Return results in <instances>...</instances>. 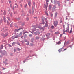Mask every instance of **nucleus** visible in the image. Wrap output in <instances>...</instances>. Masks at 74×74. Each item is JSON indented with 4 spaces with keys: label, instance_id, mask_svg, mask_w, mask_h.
Listing matches in <instances>:
<instances>
[{
    "label": "nucleus",
    "instance_id": "obj_5",
    "mask_svg": "<svg viewBox=\"0 0 74 74\" xmlns=\"http://www.w3.org/2000/svg\"><path fill=\"white\" fill-rule=\"evenodd\" d=\"M56 2L58 4L59 6H60V2L56 1Z\"/></svg>",
    "mask_w": 74,
    "mask_h": 74
},
{
    "label": "nucleus",
    "instance_id": "obj_56",
    "mask_svg": "<svg viewBox=\"0 0 74 74\" xmlns=\"http://www.w3.org/2000/svg\"><path fill=\"white\" fill-rule=\"evenodd\" d=\"M53 15V14H51V16H52Z\"/></svg>",
    "mask_w": 74,
    "mask_h": 74
},
{
    "label": "nucleus",
    "instance_id": "obj_35",
    "mask_svg": "<svg viewBox=\"0 0 74 74\" xmlns=\"http://www.w3.org/2000/svg\"><path fill=\"white\" fill-rule=\"evenodd\" d=\"M26 19H27V21H29V18H27Z\"/></svg>",
    "mask_w": 74,
    "mask_h": 74
},
{
    "label": "nucleus",
    "instance_id": "obj_54",
    "mask_svg": "<svg viewBox=\"0 0 74 74\" xmlns=\"http://www.w3.org/2000/svg\"><path fill=\"white\" fill-rule=\"evenodd\" d=\"M15 5H16L17 6H18V5H17V4L16 3Z\"/></svg>",
    "mask_w": 74,
    "mask_h": 74
},
{
    "label": "nucleus",
    "instance_id": "obj_3",
    "mask_svg": "<svg viewBox=\"0 0 74 74\" xmlns=\"http://www.w3.org/2000/svg\"><path fill=\"white\" fill-rule=\"evenodd\" d=\"M46 5H45V8L46 9V10H47V7H48V2H46Z\"/></svg>",
    "mask_w": 74,
    "mask_h": 74
},
{
    "label": "nucleus",
    "instance_id": "obj_20",
    "mask_svg": "<svg viewBox=\"0 0 74 74\" xmlns=\"http://www.w3.org/2000/svg\"><path fill=\"white\" fill-rule=\"evenodd\" d=\"M33 33H34L35 35H37V32H33Z\"/></svg>",
    "mask_w": 74,
    "mask_h": 74
},
{
    "label": "nucleus",
    "instance_id": "obj_52",
    "mask_svg": "<svg viewBox=\"0 0 74 74\" xmlns=\"http://www.w3.org/2000/svg\"><path fill=\"white\" fill-rule=\"evenodd\" d=\"M62 21L61 20V21H60V23H62Z\"/></svg>",
    "mask_w": 74,
    "mask_h": 74
},
{
    "label": "nucleus",
    "instance_id": "obj_61",
    "mask_svg": "<svg viewBox=\"0 0 74 74\" xmlns=\"http://www.w3.org/2000/svg\"><path fill=\"white\" fill-rule=\"evenodd\" d=\"M25 8H26V5L25 6Z\"/></svg>",
    "mask_w": 74,
    "mask_h": 74
},
{
    "label": "nucleus",
    "instance_id": "obj_17",
    "mask_svg": "<svg viewBox=\"0 0 74 74\" xmlns=\"http://www.w3.org/2000/svg\"><path fill=\"white\" fill-rule=\"evenodd\" d=\"M3 14L4 15H6V11H4V12L3 13Z\"/></svg>",
    "mask_w": 74,
    "mask_h": 74
},
{
    "label": "nucleus",
    "instance_id": "obj_15",
    "mask_svg": "<svg viewBox=\"0 0 74 74\" xmlns=\"http://www.w3.org/2000/svg\"><path fill=\"white\" fill-rule=\"evenodd\" d=\"M36 39L38 40L40 38V37L38 36H36Z\"/></svg>",
    "mask_w": 74,
    "mask_h": 74
},
{
    "label": "nucleus",
    "instance_id": "obj_6",
    "mask_svg": "<svg viewBox=\"0 0 74 74\" xmlns=\"http://www.w3.org/2000/svg\"><path fill=\"white\" fill-rule=\"evenodd\" d=\"M61 44V42H60V41H59L58 42H56V44L58 45L60 44Z\"/></svg>",
    "mask_w": 74,
    "mask_h": 74
},
{
    "label": "nucleus",
    "instance_id": "obj_58",
    "mask_svg": "<svg viewBox=\"0 0 74 74\" xmlns=\"http://www.w3.org/2000/svg\"><path fill=\"white\" fill-rule=\"evenodd\" d=\"M21 38H23V36H22L21 37Z\"/></svg>",
    "mask_w": 74,
    "mask_h": 74
},
{
    "label": "nucleus",
    "instance_id": "obj_36",
    "mask_svg": "<svg viewBox=\"0 0 74 74\" xmlns=\"http://www.w3.org/2000/svg\"><path fill=\"white\" fill-rule=\"evenodd\" d=\"M30 45H31V46H32V45H33V44L30 43Z\"/></svg>",
    "mask_w": 74,
    "mask_h": 74
},
{
    "label": "nucleus",
    "instance_id": "obj_41",
    "mask_svg": "<svg viewBox=\"0 0 74 74\" xmlns=\"http://www.w3.org/2000/svg\"><path fill=\"white\" fill-rule=\"evenodd\" d=\"M17 44H18V45H20V43H17Z\"/></svg>",
    "mask_w": 74,
    "mask_h": 74
},
{
    "label": "nucleus",
    "instance_id": "obj_11",
    "mask_svg": "<svg viewBox=\"0 0 74 74\" xmlns=\"http://www.w3.org/2000/svg\"><path fill=\"white\" fill-rule=\"evenodd\" d=\"M3 20L4 21V22H6V20H5V16L3 17Z\"/></svg>",
    "mask_w": 74,
    "mask_h": 74
},
{
    "label": "nucleus",
    "instance_id": "obj_4",
    "mask_svg": "<svg viewBox=\"0 0 74 74\" xmlns=\"http://www.w3.org/2000/svg\"><path fill=\"white\" fill-rule=\"evenodd\" d=\"M22 29V28H19V29H15V32H18V30H21Z\"/></svg>",
    "mask_w": 74,
    "mask_h": 74
},
{
    "label": "nucleus",
    "instance_id": "obj_30",
    "mask_svg": "<svg viewBox=\"0 0 74 74\" xmlns=\"http://www.w3.org/2000/svg\"><path fill=\"white\" fill-rule=\"evenodd\" d=\"M7 23L8 25H10V24L9 23V22L8 21H7Z\"/></svg>",
    "mask_w": 74,
    "mask_h": 74
},
{
    "label": "nucleus",
    "instance_id": "obj_19",
    "mask_svg": "<svg viewBox=\"0 0 74 74\" xmlns=\"http://www.w3.org/2000/svg\"><path fill=\"white\" fill-rule=\"evenodd\" d=\"M51 29H54V26H52L51 27Z\"/></svg>",
    "mask_w": 74,
    "mask_h": 74
},
{
    "label": "nucleus",
    "instance_id": "obj_8",
    "mask_svg": "<svg viewBox=\"0 0 74 74\" xmlns=\"http://www.w3.org/2000/svg\"><path fill=\"white\" fill-rule=\"evenodd\" d=\"M62 48H61L59 49L58 51H59V52H61L62 51Z\"/></svg>",
    "mask_w": 74,
    "mask_h": 74
},
{
    "label": "nucleus",
    "instance_id": "obj_28",
    "mask_svg": "<svg viewBox=\"0 0 74 74\" xmlns=\"http://www.w3.org/2000/svg\"><path fill=\"white\" fill-rule=\"evenodd\" d=\"M1 48H0V49H3V45H1Z\"/></svg>",
    "mask_w": 74,
    "mask_h": 74
},
{
    "label": "nucleus",
    "instance_id": "obj_60",
    "mask_svg": "<svg viewBox=\"0 0 74 74\" xmlns=\"http://www.w3.org/2000/svg\"><path fill=\"white\" fill-rule=\"evenodd\" d=\"M23 63H25V61H23Z\"/></svg>",
    "mask_w": 74,
    "mask_h": 74
},
{
    "label": "nucleus",
    "instance_id": "obj_12",
    "mask_svg": "<svg viewBox=\"0 0 74 74\" xmlns=\"http://www.w3.org/2000/svg\"><path fill=\"white\" fill-rule=\"evenodd\" d=\"M8 34H7V33L5 34L4 36V37H7V36H8Z\"/></svg>",
    "mask_w": 74,
    "mask_h": 74
},
{
    "label": "nucleus",
    "instance_id": "obj_64",
    "mask_svg": "<svg viewBox=\"0 0 74 74\" xmlns=\"http://www.w3.org/2000/svg\"><path fill=\"white\" fill-rule=\"evenodd\" d=\"M26 33H28V32H26Z\"/></svg>",
    "mask_w": 74,
    "mask_h": 74
},
{
    "label": "nucleus",
    "instance_id": "obj_50",
    "mask_svg": "<svg viewBox=\"0 0 74 74\" xmlns=\"http://www.w3.org/2000/svg\"><path fill=\"white\" fill-rule=\"evenodd\" d=\"M7 59H6L5 60V62H7Z\"/></svg>",
    "mask_w": 74,
    "mask_h": 74
},
{
    "label": "nucleus",
    "instance_id": "obj_53",
    "mask_svg": "<svg viewBox=\"0 0 74 74\" xmlns=\"http://www.w3.org/2000/svg\"><path fill=\"white\" fill-rule=\"evenodd\" d=\"M29 12H30V13H31V10H29Z\"/></svg>",
    "mask_w": 74,
    "mask_h": 74
},
{
    "label": "nucleus",
    "instance_id": "obj_23",
    "mask_svg": "<svg viewBox=\"0 0 74 74\" xmlns=\"http://www.w3.org/2000/svg\"><path fill=\"white\" fill-rule=\"evenodd\" d=\"M72 32V28H71V29L70 31V32H69V33H71Z\"/></svg>",
    "mask_w": 74,
    "mask_h": 74
},
{
    "label": "nucleus",
    "instance_id": "obj_14",
    "mask_svg": "<svg viewBox=\"0 0 74 74\" xmlns=\"http://www.w3.org/2000/svg\"><path fill=\"white\" fill-rule=\"evenodd\" d=\"M26 37H27V35L26 34H24V38H26Z\"/></svg>",
    "mask_w": 74,
    "mask_h": 74
},
{
    "label": "nucleus",
    "instance_id": "obj_33",
    "mask_svg": "<svg viewBox=\"0 0 74 74\" xmlns=\"http://www.w3.org/2000/svg\"><path fill=\"white\" fill-rule=\"evenodd\" d=\"M1 35H2V36H3L4 37V34H1Z\"/></svg>",
    "mask_w": 74,
    "mask_h": 74
},
{
    "label": "nucleus",
    "instance_id": "obj_48",
    "mask_svg": "<svg viewBox=\"0 0 74 74\" xmlns=\"http://www.w3.org/2000/svg\"><path fill=\"white\" fill-rule=\"evenodd\" d=\"M2 57H3V56H1V55L0 56V58H2Z\"/></svg>",
    "mask_w": 74,
    "mask_h": 74
},
{
    "label": "nucleus",
    "instance_id": "obj_37",
    "mask_svg": "<svg viewBox=\"0 0 74 74\" xmlns=\"http://www.w3.org/2000/svg\"><path fill=\"white\" fill-rule=\"evenodd\" d=\"M46 2H49V0H46Z\"/></svg>",
    "mask_w": 74,
    "mask_h": 74
},
{
    "label": "nucleus",
    "instance_id": "obj_2",
    "mask_svg": "<svg viewBox=\"0 0 74 74\" xmlns=\"http://www.w3.org/2000/svg\"><path fill=\"white\" fill-rule=\"evenodd\" d=\"M65 29H64L63 30V33L64 34H66V33H65V32H69V27H67L66 28V30H65Z\"/></svg>",
    "mask_w": 74,
    "mask_h": 74
},
{
    "label": "nucleus",
    "instance_id": "obj_31",
    "mask_svg": "<svg viewBox=\"0 0 74 74\" xmlns=\"http://www.w3.org/2000/svg\"><path fill=\"white\" fill-rule=\"evenodd\" d=\"M67 48H66L65 49H64V50H63V51H66V50H67Z\"/></svg>",
    "mask_w": 74,
    "mask_h": 74
},
{
    "label": "nucleus",
    "instance_id": "obj_45",
    "mask_svg": "<svg viewBox=\"0 0 74 74\" xmlns=\"http://www.w3.org/2000/svg\"><path fill=\"white\" fill-rule=\"evenodd\" d=\"M3 70H5V68L4 67H2Z\"/></svg>",
    "mask_w": 74,
    "mask_h": 74
},
{
    "label": "nucleus",
    "instance_id": "obj_1",
    "mask_svg": "<svg viewBox=\"0 0 74 74\" xmlns=\"http://www.w3.org/2000/svg\"><path fill=\"white\" fill-rule=\"evenodd\" d=\"M58 24V21L56 20L54 21V25L55 26V27H56Z\"/></svg>",
    "mask_w": 74,
    "mask_h": 74
},
{
    "label": "nucleus",
    "instance_id": "obj_24",
    "mask_svg": "<svg viewBox=\"0 0 74 74\" xmlns=\"http://www.w3.org/2000/svg\"><path fill=\"white\" fill-rule=\"evenodd\" d=\"M56 6H54L53 8V9H55V8H56Z\"/></svg>",
    "mask_w": 74,
    "mask_h": 74
},
{
    "label": "nucleus",
    "instance_id": "obj_22",
    "mask_svg": "<svg viewBox=\"0 0 74 74\" xmlns=\"http://www.w3.org/2000/svg\"><path fill=\"white\" fill-rule=\"evenodd\" d=\"M29 41H28L27 42L26 44V45H29Z\"/></svg>",
    "mask_w": 74,
    "mask_h": 74
},
{
    "label": "nucleus",
    "instance_id": "obj_25",
    "mask_svg": "<svg viewBox=\"0 0 74 74\" xmlns=\"http://www.w3.org/2000/svg\"><path fill=\"white\" fill-rule=\"evenodd\" d=\"M29 37H32V35L31 34H30L29 35Z\"/></svg>",
    "mask_w": 74,
    "mask_h": 74
},
{
    "label": "nucleus",
    "instance_id": "obj_7",
    "mask_svg": "<svg viewBox=\"0 0 74 74\" xmlns=\"http://www.w3.org/2000/svg\"><path fill=\"white\" fill-rule=\"evenodd\" d=\"M46 23L45 24L46 25L44 26V27H47L48 26V24H47L48 22L47 21H46Z\"/></svg>",
    "mask_w": 74,
    "mask_h": 74
},
{
    "label": "nucleus",
    "instance_id": "obj_29",
    "mask_svg": "<svg viewBox=\"0 0 74 74\" xmlns=\"http://www.w3.org/2000/svg\"><path fill=\"white\" fill-rule=\"evenodd\" d=\"M7 18L8 19V20H9V21H10V19L9 17H7Z\"/></svg>",
    "mask_w": 74,
    "mask_h": 74
},
{
    "label": "nucleus",
    "instance_id": "obj_63",
    "mask_svg": "<svg viewBox=\"0 0 74 74\" xmlns=\"http://www.w3.org/2000/svg\"><path fill=\"white\" fill-rule=\"evenodd\" d=\"M21 7H22V5H21Z\"/></svg>",
    "mask_w": 74,
    "mask_h": 74
},
{
    "label": "nucleus",
    "instance_id": "obj_49",
    "mask_svg": "<svg viewBox=\"0 0 74 74\" xmlns=\"http://www.w3.org/2000/svg\"><path fill=\"white\" fill-rule=\"evenodd\" d=\"M26 33V32H24L23 34H25V33Z\"/></svg>",
    "mask_w": 74,
    "mask_h": 74
},
{
    "label": "nucleus",
    "instance_id": "obj_27",
    "mask_svg": "<svg viewBox=\"0 0 74 74\" xmlns=\"http://www.w3.org/2000/svg\"><path fill=\"white\" fill-rule=\"evenodd\" d=\"M3 63H5V65L6 64H7V63H6L5 62H4V61H3Z\"/></svg>",
    "mask_w": 74,
    "mask_h": 74
},
{
    "label": "nucleus",
    "instance_id": "obj_46",
    "mask_svg": "<svg viewBox=\"0 0 74 74\" xmlns=\"http://www.w3.org/2000/svg\"><path fill=\"white\" fill-rule=\"evenodd\" d=\"M14 52H16V50L15 49H14Z\"/></svg>",
    "mask_w": 74,
    "mask_h": 74
},
{
    "label": "nucleus",
    "instance_id": "obj_21",
    "mask_svg": "<svg viewBox=\"0 0 74 74\" xmlns=\"http://www.w3.org/2000/svg\"><path fill=\"white\" fill-rule=\"evenodd\" d=\"M50 34H50V33L47 34V35H46L47 37V36H50Z\"/></svg>",
    "mask_w": 74,
    "mask_h": 74
},
{
    "label": "nucleus",
    "instance_id": "obj_55",
    "mask_svg": "<svg viewBox=\"0 0 74 74\" xmlns=\"http://www.w3.org/2000/svg\"><path fill=\"white\" fill-rule=\"evenodd\" d=\"M33 4H34H34H35V3L34 2L33 3Z\"/></svg>",
    "mask_w": 74,
    "mask_h": 74
},
{
    "label": "nucleus",
    "instance_id": "obj_32",
    "mask_svg": "<svg viewBox=\"0 0 74 74\" xmlns=\"http://www.w3.org/2000/svg\"><path fill=\"white\" fill-rule=\"evenodd\" d=\"M59 32L57 31L55 32V34H59Z\"/></svg>",
    "mask_w": 74,
    "mask_h": 74
},
{
    "label": "nucleus",
    "instance_id": "obj_57",
    "mask_svg": "<svg viewBox=\"0 0 74 74\" xmlns=\"http://www.w3.org/2000/svg\"><path fill=\"white\" fill-rule=\"evenodd\" d=\"M37 30L38 31H39V29H37Z\"/></svg>",
    "mask_w": 74,
    "mask_h": 74
},
{
    "label": "nucleus",
    "instance_id": "obj_59",
    "mask_svg": "<svg viewBox=\"0 0 74 74\" xmlns=\"http://www.w3.org/2000/svg\"><path fill=\"white\" fill-rule=\"evenodd\" d=\"M11 16H12V14H10Z\"/></svg>",
    "mask_w": 74,
    "mask_h": 74
},
{
    "label": "nucleus",
    "instance_id": "obj_47",
    "mask_svg": "<svg viewBox=\"0 0 74 74\" xmlns=\"http://www.w3.org/2000/svg\"><path fill=\"white\" fill-rule=\"evenodd\" d=\"M46 14V15H48V13H47V12H45Z\"/></svg>",
    "mask_w": 74,
    "mask_h": 74
},
{
    "label": "nucleus",
    "instance_id": "obj_40",
    "mask_svg": "<svg viewBox=\"0 0 74 74\" xmlns=\"http://www.w3.org/2000/svg\"><path fill=\"white\" fill-rule=\"evenodd\" d=\"M65 25H63V26L64 29H65Z\"/></svg>",
    "mask_w": 74,
    "mask_h": 74
},
{
    "label": "nucleus",
    "instance_id": "obj_34",
    "mask_svg": "<svg viewBox=\"0 0 74 74\" xmlns=\"http://www.w3.org/2000/svg\"><path fill=\"white\" fill-rule=\"evenodd\" d=\"M17 49L18 50V51H21V49L19 48H18Z\"/></svg>",
    "mask_w": 74,
    "mask_h": 74
},
{
    "label": "nucleus",
    "instance_id": "obj_62",
    "mask_svg": "<svg viewBox=\"0 0 74 74\" xmlns=\"http://www.w3.org/2000/svg\"><path fill=\"white\" fill-rule=\"evenodd\" d=\"M66 20H67L68 19L67 18H66Z\"/></svg>",
    "mask_w": 74,
    "mask_h": 74
},
{
    "label": "nucleus",
    "instance_id": "obj_9",
    "mask_svg": "<svg viewBox=\"0 0 74 74\" xmlns=\"http://www.w3.org/2000/svg\"><path fill=\"white\" fill-rule=\"evenodd\" d=\"M22 35V33L21 32L18 35V36L20 37V36H21Z\"/></svg>",
    "mask_w": 74,
    "mask_h": 74
},
{
    "label": "nucleus",
    "instance_id": "obj_51",
    "mask_svg": "<svg viewBox=\"0 0 74 74\" xmlns=\"http://www.w3.org/2000/svg\"><path fill=\"white\" fill-rule=\"evenodd\" d=\"M9 3H11V1H9Z\"/></svg>",
    "mask_w": 74,
    "mask_h": 74
},
{
    "label": "nucleus",
    "instance_id": "obj_13",
    "mask_svg": "<svg viewBox=\"0 0 74 74\" xmlns=\"http://www.w3.org/2000/svg\"><path fill=\"white\" fill-rule=\"evenodd\" d=\"M19 36L18 35H17L16 36H13V37H14V38H18V37Z\"/></svg>",
    "mask_w": 74,
    "mask_h": 74
},
{
    "label": "nucleus",
    "instance_id": "obj_44",
    "mask_svg": "<svg viewBox=\"0 0 74 74\" xmlns=\"http://www.w3.org/2000/svg\"><path fill=\"white\" fill-rule=\"evenodd\" d=\"M67 26H68V27H68V29H69V24H68L67 25Z\"/></svg>",
    "mask_w": 74,
    "mask_h": 74
},
{
    "label": "nucleus",
    "instance_id": "obj_43",
    "mask_svg": "<svg viewBox=\"0 0 74 74\" xmlns=\"http://www.w3.org/2000/svg\"><path fill=\"white\" fill-rule=\"evenodd\" d=\"M33 38H32V39H31V41L32 42H33Z\"/></svg>",
    "mask_w": 74,
    "mask_h": 74
},
{
    "label": "nucleus",
    "instance_id": "obj_18",
    "mask_svg": "<svg viewBox=\"0 0 74 74\" xmlns=\"http://www.w3.org/2000/svg\"><path fill=\"white\" fill-rule=\"evenodd\" d=\"M30 1H29V2H28V5H29V7H30Z\"/></svg>",
    "mask_w": 74,
    "mask_h": 74
},
{
    "label": "nucleus",
    "instance_id": "obj_42",
    "mask_svg": "<svg viewBox=\"0 0 74 74\" xmlns=\"http://www.w3.org/2000/svg\"><path fill=\"white\" fill-rule=\"evenodd\" d=\"M33 32L34 31H33L32 32L30 31V32L31 33H32L33 34V33H34V32Z\"/></svg>",
    "mask_w": 74,
    "mask_h": 74
},
{
    "label": "nucleus",
    "instance_id": "obj_38",
    "mask_svg": "<svg viewBox=\"0 0 74 74\" xmlns=\"http://www.w3.org/2000/svg\"><path fill=\"white\" fill-rule=\"evenodd\" d=\"M10 27H12V24H11L10 25Z\"/></svg>",
    "mask_w": 74,
    "mask_h": 74
},
{
    "label": "nucleus",
    "instance_id": "obj_26",
    "mask_svg": "<svg viewBox=\"0 0 74 74\" xmlns=\"http://www.w3.org/2000/svg\"><path fill=\"white\" fill-rule=\"evenodd\" d=\"M15 42H14L12 43V45H15Z\"/></svg>",
    "mask_w": 74,
    "mask_h": 74
},
{
    "label": "nucleus",
    "instance_id": "obj_39",
    "mask_svg": "<svg viewBox=\"0 0 74 74\" xmlns=\"http://www.w3.org/2000/svg\"><path fill=\"white\" fill-rule=\"evenodd\" d=\"M62 36H63V35L62 34H61L60 35V36L62 37Z\"/></svg>",
    "mask_w": 74,
    "mask_h": 74
},
{
    "label": "nucleus",
    "instance_id": "obj_10",
    "mask_svg": "<svg viewBox=\"0 0 74 74\" xmlns=\"http://www.w3.org/2000/svg\"><path fill=\"white\" fill-rule=\"evenodd\" d=\"M57 15H58V13L56 12L55 14V18H56L57 16Z\"/></svg>",
    "mask_w": 74,
    "mask_h": 74
},
{
    "label": "nucleus",
    "instance_id": "obj_16",
    "mask_svg": "<svg viewBox=\"0 0 74 74\" xmlns=\"http://www.w3.org/2000/svg\"><path fill=\"white\" fill-rule=\"evenodd\" d=\"M51 8H52V6L51 5H50L49 6V8L50 10L51 9Z\"/></svg>",
    "mask_w": 74,
    "mask_h": 74
}]
</instances>
